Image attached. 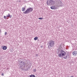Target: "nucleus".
Returning a JSON list of instances; mask_svg holds the SVG:
<instances>
[{"label": "nucleus", "instance_id": "obj_1", "mask_svg": "<svg viewBox=\"0 0 77 77\" xmlns=\"http://www.w3.org/2000/svg\"><path fill=\"white\" fill-rule=\"evenodd\" d=\"M66 55V52L62 50H61L60 51V53H59L58 54V56H59L60 57H62L63 59H67V57L68 58H69L70 57L69 55L67 54V55Z\"/></svg>", "mask_w": 77, "mask_h": 77}, {"label": "nucleus", "instance_id": "obj_2", "mask_svg": "<svg viewBox=\"0 0 77 77\" xmlns=\"http://www.w3.org/2000/svg\"><path fill=\"white\" fill-rule=\"evenodd\" d=\"M54 44H55L54 41L52 40L49 41L48 44V48H50V47H53L54 46Z\"/></svg>", "mask_w": 77, "mask_h": 77}, {"label": "nucleus", "instance_id": "obj_3", "mask_svg": "<svg viewBox=\"0 0 77 77\" xmlns=\"http://www.w3.org/2000/svg\"><path fill=\"white\" fill-rule=\"evenodd\" d=\"M33 11V8H27L25 11L23 12V14H29L30 12H32Z\"/></svg>", "mask_w": 77, "mask_h": 77}, {"label": "nucleus", "instance_id": "obj_4", "mask_svg": "<svg viewBox=\"0 0 77 77\" xmlns=\"http://www.w3.org/2000/svg\"><path fill=\"white\" fill-rule=\"evenodd\" d=\"M55 3V1H54L52 0H50L49 1H47V4L48 6H51L53 5Z\"/></svg>", "mask_w": 77, "mask_h": 77}, {"label": "nucleus", "instance_id": "obj_5", "mask_svg": "<svg viewBox=\"0 0 77 77\" xmlns=\"http://www.w3.org/2000/svg\"><path fill=\"white\" fill-rule=\"evenodd\" d=\"M54 1L55 2V3H58V5H60V4H61V1L60 0H55Z\"/></svg>", "mask_w": 77, "mask_h": 77}, {"label": "nucleus", "instance_id": "obj_6", "mask_svg": "<svg viewBox=\"0 0 77 77\" xmlns=\"http://www.w3.org/2000/svg\"><path fill=\"white\" fill-rule=\"evenodd\" d=\"M20 65L23 66H25V63L23 62V61H21L20 63Z\"/></svg>", "mask_w": 77, "mask_h": 77}, {"label": "nucleus", "instance_id": "obj_7", "mask_svg": "<svg viewBox=\"0 0 77 77\" xmlns=\"http://www.w3.org/2000/svg\"><path fill=\"white\" fill-rule=\"evenodd\" d=\"M51 9H56V6L54 5V6H52L51 7Z\"/></svg>", "mask_w": 77, "mask_h": 77}, {"label": "nucleus", "instance_id": "obj_8", "mask_svg": "<svg viewBox=\"0 0 77 77\" xmlns=\"http://www.w3.org/2000/svg\"><path fill=\"white\" fill-rule=\"evenodd\" d=\"M6 16L7 18L9 17V18H12V17L11 15H10V14H9V13H8V14H7Z\"/></svg>", "mask_w": 77, "mask_h": 77}, {"label": "nucleus", "instance_id": "obj_9", "mask_svg": "<svg viewBox=\"0 0 77 77\" xmlns=\"http://www.w3.org/2000/svg\"><path fill=\"white\" fill-rule=\"evenodd\" d=\"M72 54L74 56H76V54H77V52L75 51H74V52H73Z\"/></svg>", "mask_w": 77, "mask_h": 77}, {"label": "nucleus", "instance_id": "obj_10", "mask_svg": "<svg viewBox=\"0 0 77 77\" xmlns=\"http://www.w3.org/2000/svg\"><path fill=\"white\" fill-rule=\"evenodd\" d=\"M3 50H6L7 49V47L6 46H4L3 48Z\"/></svg>", "mask_w": 77, "mask_h": 77}, {"label": "nucleus", "instance_id": "obj_11", "mask_svg": "<svg viewBox=\"0 0 77 77\" xmlns=\"http://www.w3.org/2000/svg\"><path fill=\"white\" fill-rule=\"evenodd\" d=\"M26 10V9L25 8H22V11H23V12H24V11H25V10Z\"/></svg>", "mask_w": 77, "mask_h": 77}, {"label": "nucleus", "instance_id": "obj_12", "mask_svg": "<svg viewBox=\"0 0 77 77\" xmlns=\"http://www.w3.org/2000/svg\"><path fill=\"white\" fill-rule=\"evenodd\" d=\"M38 39V38L37 37H36L34 38V40H35V41H36V40Z\"/></svg>", "mask_w": 77, "mask_h": 77}, {"label": "nucleus", "instance_id": "obj_13", "mask_svg": "<svg viewBox=\"0 0 77 77\" xmlns=\"http://www.w3.org/2000/svg\"><path fill=\"white\" fill-rule=\"evenodd\" d=\"M29 77H35V76L33 75H31Z\"/></svg>", "mask_w": 77, "mask_h": 77}, {"label": "nucleus", "instance_id": "obj_14", "mask_svg": "<svg viewBox=\"0 0 77 77\" xmlns=\"http://www.w3.org/2000/svg\"><path fill=\"white\" fill-rule=\"evenodd\" d=\"M39 20H43V18L41 17L38 18Z\"/></svg>", "mask_w": 77, "mask_h": 77}, {"label": "nucleus", "instance_id": "obj_15", "mask_svg": "<svg viewBox=\"0 0 77 77\" xmlns=\"http://www.w3.org/2000/svg\"><path fill=\"white\" fill-rule=\"evenodd\" d=\"M6 17H7V16H4V18L5 19H6Z\"/></svg>", "mask_w": 77, "mask_h": 77}, {"label": "nucleus", "instance_id": "obj_16", "mask_svg": "<svg viewBox=\"0 0 77 77\" xmlns=\"http://www.w3.org/2000/svg\"><path fill=\"white\" fill-rule=\"evenodd\" d=\"M1 75H2V76H4V73H2V74H1Z\"/></svg>", "mask_w": 77, "mask_h": 77}, {"label": "nucleus", "instance_id": "obj_17", "mask_svg": "<svg viewBox=\"0 0 77 77\" xmlns=\"http://www.w3.org/2000/svg\"><path fill=\"white\" fill-rule=\"evenodd\" d=\"M34 72H36V69H34Z\"/></svg>", "mask_w": 77, "mask_h": 77}, {"label": "nucleus", "instance_id": "obj_18", "mask_svg": "<svg viewBox=\"0 0 77 77\" xmlns=\"http://www.w3.org/2000/svg\"><path fill=\"white\" fill-rule=\"evenodd\" d=\"M35 56H36V57H38V54H36Z\"/></svg>", "mask_w": 77, "mask_h": 77}, {"label": "nucleus", "instance_id": "obj_19", "mask_svg": "<svg viewBox=\"0 0 77 77\" xmlns=\"http://www.w3.org/2000/svg\"><path fill=\"white\" fill-rule=\"evenodd\" d=\"M7 34V32H5V35H6V34Z\"/></svg>", "mask_w": 77, "mask_h": 77}, {"label": "nucleus", "instance_id": "obj_20", "mask_svg": "<svg viewBox=\"0 0 77 77\" xmlns=\"http://www.w3.org/2000/svg\"><path fill=\"white\" fill-rule=\"evenodd\" d=\"M20 68H21V69L22 68V66H20Z\"/></svg>", "mask_w": 77, "mask_h": 77}, {"label": "nucleus", "instance_id": "obj_21", "mask_svg": "<svg viewBox=\"0 0 77 77\" xmlns=\"http://www.w3.org/2000/svg\"><path fill=\"white\" fill-rule=\"evenodd\" d=\"M70 77H74V76H72Z\"/></svg>", "mask_w": 77, "mask_h": 77}]
</instances>
